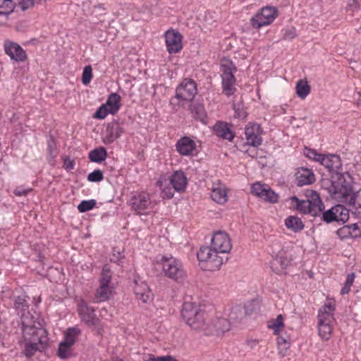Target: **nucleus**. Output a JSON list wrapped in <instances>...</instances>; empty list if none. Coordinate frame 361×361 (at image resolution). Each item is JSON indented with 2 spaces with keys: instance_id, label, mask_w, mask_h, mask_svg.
Listing matches in <instances>:
<instances>
[{
  "instance_id": "obj_1",
  "label": "nucleus",
  "mask_w": 361,
  "mask_h": 361,
  "mask_svg": "<svg viewBox=\"0 0 361 361\" xmlns=\"http://www.w3.org/2000/svg\"><path fill=\"white\" fill-rule=\"evenodd\" d=\"M21 322L24 338L22 353L25 357H30L37 351L42 352L47 347V331L40 323L32 321L29 312L21 315Z\"/></svg>"
},
{
  "instance_id": "obj_2",
  "label": "nucleus",
  "mask_w": 361,
  "mask_h": 361,
  "mask_svg": "<svg viewBox=\"0 0 361 361\" xmlns=\"http://www.w3.org/2000/svg\"><path fill=\"white\" fill-rule=\"evenodd\" d=\"M307 200H300L296 196L290 197L292 202L295 203L296 209L303 214H310L317 217L321 213L324 204L319 195L314 190H307Z\"/></svg>"
},
{
  "instance_id": "obj_3",
  "label": "nucleus",
  "mask_w": 361,
  "mask_h": 361,
  "mask_svg": "<svg viewBox=\"0 0 361 361\" xmlns=\"http://www.w3.org/2000/svg\"><path fill=\"white\" fill-rule=\"evenodd\" d=\"M165 276L176 282L181 283L186 278V273L182 262L172 255H162L158 259Z\"/></svg>"
},
{
  "instance_id": "obj_4",
  "label": "nucleus",
  "mask_w": 361,
  "mask_h": 361,
  "mask_svg": "<svg viewBox=\"0 0 361 361\" xmlns=\"http://www.w3.org/2000/svg\"><path fill=\"white\" fill-rule=\"evenodd\" d=\"M219 253L212 246L202 247L197 253L202 268L210 271L218 270L223 264V259Z\"/></svg>"
},
{
  "instance_id": "obj_5",
  "label": "nucleus",
  "mask_w": 361,
  "mask_h": 361,
  "mask_svg": "<svg viewBox=\"0 0 361 361\" xmlns=\"http://www.w3.org/2000/svg\"><path fill=\"white\" fill-rule=\"evenodd\" d=\"M221 71L222 72L223 92L226 96H231L236 90L235 87L236 79L234 76V73L237 71V68L232 61L224 58L221 61Z\"/></svg>"
},
{
  "instance_id": "obj_6",
  "label": "nucleus",
  "mask_w": 361,
  "mask_h": 361,
  "mask_svg": "<svg viewBox=\"0 0 361 361\" xmlns=\"http://www.w3.org/2000/svg\"><path fill=\"white\" fill-rule=\"evenodd\" d=\"M333 192L338 195V197L344 198V202H348L350 206L354 209V213L361 216V190L353 192L352 188L350 185L338 184L333 185Z\"/></svg>"
},
{
  "instance_id": "obj_7",
  "label": "nucleus",
  "mask_w": 361,
  "mask_h": 361,
  "mask_svg": "<svg viewBox=\"0 0 361 361\" xmlns=\"http://www.w3.org/2000/svg\"><path fill=\"white\" fill-rule=\"evenodd\" d=\"M317 217H320L322 221L326 224L334 221L344 224L349 219V210L343 205L336 204L325 211L324 206L321 213Z\"/></svg>"
},
{
  "instance_id": "obj_8",
  "label": "nucleus",
  "mask_w": 361,
  "mask_h": 361,
  "mask_svg": "<svg viewBox=\"0 0 361 361\" xmlns=\"http://www.w3.org/2000/svg\"><path fill=\"white\" fill-rule=\"evenodd\" d=\"M278 16V11L275 7L265 6L261 8L251 19V25L255 28L271 24Z\"/></svg>"
},
{
  "instance_id": "obj_9",
  "label": "nucleus",
  "mask_w": 361,
  "mask_h": 361,
  "mask_svg": "<svg viewBox=\"0 0 361 361\" xmlns=\"http://www.w3.org/2000/svg\"><path fill=\"white\" fill-rule=\"evenodd\" d=\"M78 311L81 320L88 326H93L97 330L102 329L100 320L94 314V308L89 306L86 302L81 300L79 302Z\"/></svg>"
},
{
  "instance_id": "obj_10",
  "label": "nucleus",
  "mask_w": 361,
  "mask_h": 361,
  "mask_svg": "<svg viewBox=\"0 0 361 361\" xmlns=\"http://www.w3.org/2000/svg\"><path fill=\"white\" fill-rule=\"evenodd\" d=\"M197 93L195 82L192 79L185 78L176 87V97L182 102H191Z\"/></svg>"
},
{
  "instance_id": "obj_11",
  "label": "nucleus",
  "mask_w": 361,
  "mask_h": 361,
  "mask_svg": "<svg viewBox=\"0 0 361 361\" xmlns=\"http://www.w3.org/2000/svg\"><path fill=\"white\" fill-rule=\"evenodd\" d=\"M131 208L138 214L147 213V210L152 208V201L149 195L140 192L133 195L130 200Z\"/></svg>"
},
{
  "instance_id": "obj_12",
  "label": "nucleus",
  "mask_w": 361,
  "mask_h": 361,
  "mask_svg": "<svg viewBox=\"0 0 361 361\" xmlns=\"http://www.w3.org/2000/svg\"><path fill=\"white\" fill-rule=\"evenodd\" d=\"M211 246L220 253H228L232 248L231 239L228 235L224 231L214 233L212 238Z\"/></svg>"
},
{
  "instance_id": "obj_13",
  "label": "nucleus",
  "mask_w": 361,
  "mask_h": 361,
  "mask_svg": "<svg viewBox=\"0 0 361 361\" xmlns=\"http://www.w3.org/2000/svg\"><path fill=\"white\" fill-rule=\"evenodd\" d=\"M166 48L170 54H176L182 48V35L178 31L169 30L165 33Z\"/></svg>"
},
{
  "instance_id": "obj_14",
  "label": "nucleus",
  "mask_w": 361,
  "mask_h": 361,
  "mask_svg": "<svg viewBox=\"0 0 361 361\" xmlns=\"http://www.w3.org/2000/svg\"><path fill=\"white\" fill-rule=\"evenodd\" d=\"M202 311L200 305L195 302H185L181 310V316L188 326H196L194 319Z\"/></svg>"
},
{
  "instance_id": "obj_15",
  "label": "nucleus",
  "mask_w": 361,
  "mask_h": 361,
  "mask_svg": "<svg viewBox=\"0 0 361 361\" xmlns=\"http://www.w3.org/2000/svg\"><path fill=\"white\" fill-rule=\"evenodd\" d=\"M320 164L323 165L331 173L341 174L342 171V164L340 157L336 154H328L319 157Z\"/></svg>"
},
{
  "instance_id": "obj_16",
  "label": "nucleus",
  "mask_w": 361,
  "mask_h": 361,
  "mask_svg": "<svg viewBox=\"0 0 361 361\" xmlns=\"http://www.w3.org/2000/svg\"><path fill=\"white\" fill-rule=\"evenodd\" d=\"M133 290L138 300L143 303H147L152 299V294L148 285L141 279H135L133 281Z\"/></svg>"
},
{
  "instance_id": "obj_17",
  "label": "nucleus",
  "mask_w": 361,
  "mask_h": 361,
  "mask_svg": "<svg viewBox=\"0 0 361 361\" xmlns=\"http://www.w3.org/2000/svg\"><path fill=\"white\" fill-rule=\"evenodd\" d=\"M261 127L256 123H249L245 128V133L247 143L252 147H257L262 144Z\"/></svg>"
},
{
  "instance_id": "obj_18",
  "label": "nucleus",
  "mask_w": 361,
  "mask_h": 361,
  "mask_svg": "<svg viewBox=\"0 0 361 361\" xmlns=\"http://www.w3.org/2000/svg\"><path fill=\"white\" fill-rule=\"evenodd\" d=\"M335 310V304L333 302H329L322 305L318 311V324H334Z\"/></svg>"
},
{
  "instance_id": "obj_19",
  "label": "nucleus",
  "mask_w": 361,
  "mask_h": 361,
  "mask_svg": "<svg viewBox=\"0 0 361 361\" xmlns=\"http://www.w3.org/2000/svg\"><path fill=\"white\" fill-rule=\"evenodd\" d=\"M5 52L11 59L16 61H23L27 58V54L23 48L18 44L7 42L4 44Z\"/></svg>"
},
{
  "instance_id": "obj_20",
  "label": "nucleus",
  "mask_w": 361,
  "mask_h": 361,
  "mask_svg": "<svg viewBox=\"0 0 361 361\" xmlns=\"http://www.w3.org/2000/svg\"><path fill=\"white\" fill-rule=\"evenodd\" d=\"M177 152L183 156H189L196 149L195 142L189 137H183L176 144Z\"/></svg>"
},
{
  "instance_id": "obj_21",
  "label": "nucleus",
  "mask_w": 361,
  "mask_h": 361,
  "mask_svg": "<svg viewBox=\"0 0 361 361\" xmlns=\"http://www.w3.org/2000/svg\"><path fill=\"white\" fill-rule=\"evenodd\" d=\"M206 314L204 311H201L194 319V323L197 326H189L192 330L203 332L206 336L209 335L210 323L207 320Z\"/></svg>"
},
{
  "instance_id": "obj_22",
  "label": "nucleus",
  "mask_w": 361,
  "mask_h": 361,
  "mask_svg": "<svg viewBox=\"0 0 361 361\" xmlns=\"http://www.w3.org/2000/svg\"><path fill=\"white\" fill-rule=\"evenodd\" d=\"M212 199L218 204H224L227 202V192L226 186L220 182L214 183L211 192Z\"/></svg>"
},
{
  "instance_id": "obj_23",
  "label": "nucleus",
  "mask_w": 361,
  "mask_h": 361,
  "mask_svg": "<svg viewBox=\"0 0 361 361\" xmlns=\"http://www.w3.org/2000/svg\"><path fill=\"white\" fill-rule=\"evenodd\" d=\"M123 132V129L121 127L114 123H109L105 130L104 142L105 144L113 143L121 136Z\"/></svg>"
},
{
  "instance_id": "obj_24",
  "label": "nucleus",
  "mask_w": 361,
  "mask_h": 361,
  "mask_svg": "<svg viewBox=\"0 0 361 361\" xmlns=\"http://www.w3.org/2000/svg\"><path fill=\"white\" fill-rule=\"evenodd\" d=\"M297 185L302 186L314 182L315 178L313 172L307 168H300L295 174Z\"/></svg>"
},
{
  "instance_id": "obj_25",
  "label": "nucleus",
  "mask_w": 361,
  "mask_h": 361,
  "mask_svg": "<svg viewBox=\"0 0 361 361\" xmlns=\"http://www.w3.org/2000/svg\"><path fill=\"white\" fill-rule=\"evenodd\" d=\"M170 184L176 191H183L187 185V178L183 171H176L170 178Z\"/></svg>"
},
{
  "instance_id": "obj_26",
  "label": "nucleus",
  "mask_w": 361,
  "mask_h": 361,
  "mask_svg": "<svg viewBox=\"0 0 361 361\" xmlns=\"http://www.w3.org/2000/svg\"><path fill=\"white\" fill-rule=\"evenodd\" d=\"M214 130L218 137L230 141L232 140L234 137L231 126L226 123L217 122L214 126Z\"/></svg>"
},
{
  "instance_id": "obj_27",
  "label": "nucleus",
  "mask_w": 361,
  "mask_h": 361,
  "mask_svg": "<svg viewBox=\"0 0 361 361\" xmlns=\"http://www.w3.org/2000/svg\"><path fill=\"white\" fill-rule=\"evenodd\" d=\"M209 335L216 333H224L230 329V322L225 318H216L212 324L210 323Z\"/></svg>"
},
{
  "instance_id": "obj_28",
  "label": "nucleus",
  "mask_w": 361,
  "mask_h": 361,
  "mask_svg": "<svg viewBox=\"0 0 361 361\" xmlns=\"http://www.w3.org/2000/svg\"><path fill=\"white\" fill-rule=\"evenodd\" d=\"M112 292V288L108 284L100 283L94 298V302L99 303L108 300Z\"/></svg>"
},
{
  "instance_id": "obj_29",
  "label": "nucleus",
  "mask_w": 361,
  "mask_h": 361,
  "mask_svg": "<svg viewBox=\"0 0 361 361\" xmlns=\"http://www.w3.org/2000/svg\"><path fill=\"white\" fill-rule=\"evenodd\" d=\"M121 97L118 93H111L106 100V104L109 114H115L118 112L121 107L120 104Z\"/></svg>"
},
{
  "instance_id": "obj_30",
  "label": "nucleus",
  "mask_w": 361,
  "mask_h": 361,
  "mask_svg": "<svg viewBox=\"0 0 361 361\" xmlns=\"http://www.w3.org/2000/svg\"><path fill=\"white\" fill-rule=\"evenodd\" d=\"M286 228L294 233H298L303 230L304 224L302 220L295 216H290L285 220Z\"/></svg>"
},
{
  "instance_id": "obj_31",
  "label": "nucleus",
  "mask_w": 361,
  "mask_h": 361,
  "mask_svg": "<svg viewBox=\"0 0 361 361\" xmlns=\"http://www.w3.org/2000/svg\"><path fill=\"white\" fill-rule=\"evenodd\" d=\"M190 109L194 118L203 123H207V116L202 104L199 103L192 104L190 105Z\"/></svg>"
},
{
  "instance_id": "obj_32",
  "label": "nucleus",
  "mask_w": 361,
  "mask_h": 361,
  "mask_svg": "<svg viewBox=\"0 0 361 361\" xmlns=\"http://www.w3.org/2000/svg\"><path fill=\"white\" fill-rule=\"evenodd\" d=\"M106 150L103 147L95 148L89 153L90 160L95 163H102L106 159Z\"/></svg>"
},
{
  "instance_id": "obj_33",
  "label": "nucleus",
  "mask_w": 361,
  "mask_h": 361,
  "mask_svg": "<svg viewBox=\"0 0 361 361\" xmlns=\"http://www.w3.org/2000/svg\"><path fill=\"white\" fill-rule=\"evenodd\" d=\"M295 90L298 97L304 99L310 92V86L306 80H300L296 83Z\"/></svg>"
},
{
  "instance_id": "obj_34",
  "label": "nucleus",
  "mask_w": 361,
  "mask_h": 361,
  "mask_svg": "<svg viewBox=\"0 0 361 361\" xmlns=\"http://www.w3.org/2000/svg\"><path fill=\"white\" fill-rule=\"evenodd\" d=\"M80 334V330L76 327L68 328L66 331L65 340L63 342L72 346L75 342L76 337Z\"/></svg>"
},
{
  "instance_id": "obj_35",
  "label": "nucleus",
  "mask_w": 361,
  "mask_h": 361,
  "mask_svg": "<svg viewBox=\"0 0 361 361\" xmlns=\"http://www.w3.org/2000/svg\"><path fill=\"white\" fill-rule=\"evenodd\" d=\"M319 334L324 340H329L333 329V324H318Z\"/></svg>"
},
{
  "instance_id": "obj_36",
  "label": "nucleus",
  "mask_w": 361,
  "mask_h": 361,
  "mask_svg": "<svg viewBox=\"0 0 361 361\" xmlns=\"http://www.w3.org/2000/svg\"><path fill=\"white\" fill-rule=\"evenodd\" d=\"M13 0H0V13H11L15 8Z\"/></svg>"
},
{
  "instance_id": "obj_37",
  "label": "nucleus",
  "mask_w": 361,
  "mask_h": 361,
  "mask_svg": "<svg viewBox=\"0 0 361 361\" xmlns=\"http://www.w3.org/2000/svg\"><path fill=\"white\" fill-rule=\"evenodd\" d=\"M277 344L279 347V353L281 356H285L287 350L290 348V342L283 337H278Z\"/></svg>"
},
{
  "instance_id": "obj_38",
  "label": "nucleus",
  "mask_w": 361,
  "mask_h": 361,
  "mask_svg": "<svg viewBox=\"0 0 361 361\" xmlns=\"http://www.w3.org/2000/svg\"><path fill=\"white\" fill-rule=\"evenodd\" d=\"M262 199L266 202L276 203L278 202L279 195L269 186H267Z\"/></svg>"
},
{
  "instance_id": "obj_39",
  "label": "nucleus",
  "mask_w": 361,
  "mask_h": 361,
  "mask_svg": "<svg viewBox=\"0 0 361 361\" xmlns=\"http://www.w3.org/2000/svg\"><path fill=\"white\" fill-rule=\"evenodd\" d=\"M97 202L94 200H82L78 206L80 212L84 213L93 209Z\"/></svg>"
},
{
  "instance_id": "obj_40",
  "label": "nucleus",
  "mask_w": 361,
  "mask_h": 361,
  "mask_svg": "<svg viewBox=\"0 0 361 361\" xmlns=\"http://www.w3.org/2000/svg\"><path fill=\"white\" fill-rule=\"evenodd\" d=\"M112 276L110 269L106 266H104L102 268L101 277L99 279L100 283L109 285L111 281Z\"/></svg>"
},
{
  "instance_id": "obj_41",
  "label": "nucleus",
  "mask_w": 361,
  "mask_h": 361,
  "mask_svg": "<svg viewBox=\"0 0 361 361\" xmlns=\"http://www.w3.org/2000/svg\"><path fill=\"white\" fill-rule=\"evenodd\" d=\"M71 347V346L70 345L62 341L59 344V349H58V352H57L58 356L62 359H66V358L68 357L69 354H70L69 350H70Z\"/></svg>"
},
{
  "instance_id": "obj_42",
  "label": "nucleus",
  "mask_w": 361,
  "mask_h": 361,
  "mask_svg": "<svg viewBox=\"0 0 361 361\" xmlns=\"http://www.w3.org/2000/svg\"><path fill=\"white\" fill-rule=\"evenodd\" d=\"M267 185L261 184L259 183H255L252 185V192L262 199L265 190L267 188Z\"/></svg>"
},
{
  "instance_id": "obj_43",
  "label": "nucleus",
  "mask_w": 361,
  "mask_h": 361,
  "mask_svg": "<svg viewBox=\"0 0 361 361\" xmlns=\"http://www.w3.org/2000/svg\"><path fill=\"white\" fill-rule=\"evenodd\" d=\"M14 305L17 310L20 311H25L29 307L27 300L22 296H18L16 298Z\"/></svg>"
},
{
  "instance_id": "obj_44",
  "label": "nucleus",
  "mask_w": 361,
  "mask_h": 361,
  "mask_svg": "<svg viewBox=\"0 0 361 361\" xmlns=\"http://www.w3.org/2000/svg\"><path fill=\"white\" fill-rule=\"evenodd\" d=\"M283 326V317L281 314H279L269 327L274 330L275 334H278Z\"/></svg>"
},
{
  "instance_id": "obj_45",
  "label": "nucleus",
  "mask_w": 361,
  "mask_h": 361,
  "mask_svg": "<svg viewBox=\"0 0 361 361\" xmlns=\"http://www.w3.org/2000/svg\"><path fill=\"white\" fill-rule=\"evenodd\" d=\"M158 183L162 190L161 195L163 198L171 199L173 197L174 195V189L170 186H164L161 181H159Z\"/></svg>"
},
{
  "instance_id": "obj_46",
  "label": "nucleus",
  "mask_w": 361,
  "mask_h": 361,
  "mask_svg": "<svg viewBox=\"0 0 361 361\" xmlns=\"http://www.w3.org/2000/svg\"><path fill=\"white\" fill-rule=\"evenodd\" d=\"M104 179L103 173L99 169H96L87 176V180L90 182H100Z\"/></svg>"
},
{
  "instance_id": "obj_47",
  "label": "nucleus",
  "mask_w": 361,
  "mask_h": 361,
  "mask_svg": "<svg viewBox=\"0 0 361 361\" xmlns=\"http://www.w3.org/2000/svg\"><path fill=\"white\" fill-rule=\"evenodd\" d=\"M92 69L90 66H86L82 72V81L84 85H87L90 82L92 78Z\"/></svg>"
},
{
  "instance_id": "obj_48",
  "label": "nucleus",
  "mask_w": 361,
  "mask_h": 361,
  "mask_svg": "<svg viewBox=\"0 0 361 361\" xmlns=\"http://www.w3.org/2000/svg\"><path fill=\"white\" fill-rule=\"evenodd\" d=\"M109 114L106 105L102 104L95 112L94 117L99 119H104Z\"/></svg>"
},
{
  "instance_id": "obj_49",
  "label": "nucleus",
  "mask_w": 361,
  "mask_h": 361,
  "mask_svg": "<svg viewBox=\"0 0 361 361\" xmlns=\"http://www.w3.org/2000/svg\"><path fill=\"white\" fill-rule=\"evenodd\" d=\"M288 263L289 260L283 256L277 257L273 262L274 265L279 264L282 269H285L288 267Z\"/></svg>"
},
{
  "instance_id": "obj_50",
  "label": "nucleus",
  "mask_w": 361,
  "mask_h": 361,
  "mask_svg": "<svg viewBox=\"0 0 361 361\" xmlns=\"http://www.w3.org/2000/svg\"><path fill=\"white\" fill-rule=\"evenodd\" d=\"M36 4L35 0H22L18 3L17 7L20 8L22 11H25Z\"/></svg>"
},
{
  "instance_id": "obj_51",
  "label": "nucleus",
  "mask_w": 361,
  "mask_h": 361,
  "mask_svg": "<svg viewBox=\"0 0 361 361\" xmlns=\"http://www.w3.org/2000/svg\"><path fill=\"white\" fill-rule=\"evenodd\" d=\"M349 228L350 238H356L360 235V231L357 224H352L347 225Z\"/></svg>"
},
{
  "instance_id": "obj_52",
  "label": "nucleus",
  "mask_w": 361,
  "mask_h": 361,
  "mask_svg": "<svg viewBox=\"0 0 361 361\" xmlns=\"http://www.w3.org/2000/svg\"><path fill=\"white\" fill-rule=\"evenodd\" d=\"M305 154L307 157L312 159L320 163V158L319 157L323 156L322 154H318L315 150L311 149H305Z\"/></svg>"
},
{
  "instance_id": "obj_53",
  "label": "nucleus",
  "mask_w": 361,
  "mask_h": 361,
  "mask_svg": "<svg viewBox=\"0 0 361 361\" xmlns=\"http://www.w3.org/2000/svg\"><path fill=\"white\" fill-rule=\"evenodd\" d=\"M124 256L122 252L118 250H116L115 248L113 250L112 256L111 257V261L119 264L122 259H123Z\"/></svg>"
},
{
  "instance_id": "obj_54",
  "label": "nucleus",
  "mask_w": 361,
  "mask_h": 361,
  "mask_svg": "<svg viewBox=\"0 0 361 361\" xmlns=\"http://www.w3.org/2000/svg\"><path fill=\"white\" fill-rule=\"evenodd\" d=\"M296 37V30L294 27L286 30L283 34V39L285 40H292Z\"/></svg>"
},
{
  "instance_id": "obj_55",
  "label": "nucleus",
  "mask_w": 361,
  "mask_h": 361,
  "mask_svg": "<svg viewBox=\"0 0 361 361\" xmlns=\"http://www.w3.org/2000/svg\"><path fill=\"white\" fill-rule=\"evenodd\" d=\"M346 8L348 11H351L352 13L358 11L360 9L359 2L357 0H350Z\"/></svg>"
},
{
  "instance_id": "obj_56",
  "label": "nucleus",
  "mask_w": 361,
  "mask_h": 361,
  "mask_svg": "<svg viewBox=\"0 0 361 361\" xmlns=\"http://www.w3.org/2000/svg\"><path fill=\"white\" fill-rule=\"evenodd\" d=\"M337 233L342 238H348L350 237L349 228L347 226H344L338 230Z\"/></svg>"
},
{
  "instance_id": "obj_57",
  "label": "nucleus",
  "mask_w": 361,
  "mask_h": 361,
  "mask_svg": "<svg viewBox=\"0 0 361 361\" xmlns=\"http://www.w3.org/2000/svg\"><path fill=\"white\" fill-rule=\"evenodd\" d=\"M31 191V189H24L22 187H17L14 190V194L17 196H25Z\"/></svg>"
},
{
  "instance_id": "obj_58",
  "label": "nucleus",
  "mask_w": 361,
  "mask_h": 361,
  "mask_svg": "<svg viewBox=\"0 0 361 361\" xmlns=\"http://www.w3.org/2000/svg\"><path fill=\"white\" fill-rule=\"evenodd\" d=\"M241 312V307H233L232 310H231V312L229 314V318L230 319H232V320H236L238 319V317L236 316V313L238 312ZM240 314H242V313H240Z\"/></svg>"
},
{
  "instance_id": "obj_59",
  "label": "nucleus",
  "mask_w": 361,
  "mask_h": 361,
  "mask_svg": "<svg viewBox=\"0 0 361 361\" xmlns=\"http://www.w3.org/2000/svg\"><path fill=\"white\" fill-rule=\"evenodd\" d=\"M9 14L0 13V27L7 25Z\"/></svg>"
},
{
  "instance_id": "obj_60",
  "label": "nucleus",
  "mask_w": 361,
  "mask_h": 361,
  "mask_svg": "<svg viewBox=\"0 0 361 361\" xmlns=\"http://www.w3.org/2000/svg\"><path fill=\"white\" fill-rule=\"evenodd\" d=\"M354 279H355V274L354 273H351V274H348L347 276L345 284L347 285V286H350L351 287V286L353 283Z\"/></svg>"
},
{
  "instance_id": "obj_61",
  "label": "nucleus",
  "mask_w": 361,
  "mask_h": 361,
  "mask_svg": "<svg viewBox=\"0 0 361 361\" xmlns=\"http://www.w3.org/2000/svg\"><path fill=\"white\" fill-rule=\"evenodd\" d=\"M259 341L257 339H249L246 341L247 345L251 348H254L257 344Z\"/></svg>"
},
{
  "instance_id": "obj_62",
  "label": "nucleus",
  "mask_w": 361,
  "mask_h": 361,
  "mask_svg": "<svg viewBox=\"0 0 361 361\" xmlns=\"http://www.w3.org/2000/svg\"><path fill=\"white\" fill-rule=\"evenodd\" d=\"M253 305L252 302H250V304L248 305H246L245 306V313L246 314H252V312L254 310V307H252V308H250V307H252Z\"/></svg>"
},
{
  "instance_id": "obj_63",
  "label": "nucleus",
  "mask_w": 361,
  "mask_h": 361,
  "mask_svg": "<svg viewBox=\"0 0 361 361\" xmlns=\"http://www.w3.org/2000/svg\"><path fill=\"white\" fill-rule=\"evenodd\" d=\"M350 290V286H348L344 284V286L341 288V295H345V294H348L349 293Z\"/></svg>"
},
{
  "instance_id": "obj_64",
  "label": "nucleus",
  "mask_w": 361,
  "mask_h": 361,
  "mask_svg": "<svg viewBox=\"0 0 361 361\" xmlns=\"http://www.w3.org/2000/svg\"><path fill=\"white\" fill-rule=\"evenodd\" d=\"M150 361H168L167 356H161L157 357H152Z\"/></svg>"
}]
</instances>
